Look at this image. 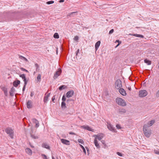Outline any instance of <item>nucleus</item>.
<instances>
[{
  "instance_id": "obj_5",
  "label": "nucleus",
  "mask_w": 159,
  "mask_h": 159,
  "mask_svg": "<svg viewBox=\"0 0 159 159\" xmlns=\"http://www.w3.org/2000/svg\"><path fill=\"white\" fill-rule=\"evenodd\" d=\"M139 97H145L148 94L147 91L145 90H141L139 91Z\"/></svg>"
},
{
  "instance_id": "obj_8",
  "label": "nucleus",
  "mask_w": 159,
  "mask_h": 159,
  "mask_svg": "<svg viewBox=\"0 0 159 159\" xmlns=\"http://www.w3.org/2000/svg\"><path fill=\"white\" fill-rule=\"evenodd\" d=\"M74 93V91L73 90H71L68 91L66 93V97L67 98H69L72 96Z\"/></svg>"
},
{
  "instance_id": "obj_11",
  "label": "nucleus",
  "mask_w": 159,
  "mask_h": 159,
  "mask_svg": "<svg viewBox=\"0 0 159 159\" xmlns=\"http://www.w3.org/2000/svg\"><path fill=\"white\" fill-rule=\"evenodd\" d=\"M32 102L31 100H29L27 102V108L30 109L32 107Z\"/></svg>"
},
{
  "instance_id": "obj_56",
  "label": "nucleus",
  "mask_w": 159,
  "mask_h": 159,
  "mask_svg": "<svg viewBox=\"0 0 159 159\" xmlns=\"http://www.w3.org/2000/svg\"><path fill=\"white\" fill-rule=\"evenodd\" d=\"M85 148L87 150V152H89V149L87 147H85Z\"/></svg>"
},
{
  "instance_id": "obj_42",
  "label": "nucleus",
  "mask_w": 159,
  "mask_h": 159,
  "mask_svg": "<svg viewBox=\"0 0 159 159\" xmlns=\"http://www.w3.org/2000/svg\"><path fill=\"white\" fill-rule=\"evenodd\" d=\"M42 156L43 159H48L47 158V156L44 154H42Z\"/></svg>"
},
{
  "instance_id": "obj_33",
  "label": "nucleus",
  "mask_w": 159,
  "mask_h": 159,
  "mask_svg": "<svg viewBox=\"0 0 159 159\" xmlns=\"http://www.w3.org/2000/svg\"><path fill=\"white\" fill-rule=\"evenodd\" d=\"M53 37L55 39H58L59 37V34L57 33H56L54 34Z\"/></svg>"
},
{
  "instance_id": "obj_1",
  "label": "nucleus",
  "mask_w": 159,
  "mask_h": 159,
  "mask_svg": "<svg viewBox=\"0 0 159 159\" xmlns=\"http://www.w3.org/2000/svg\"><path fill=\"white\" fill-rule=\"evenodd\" d=\"M149 127V126L145 124L143 125V128L144 134L147 138H149L151 134V130L148 129Z\"/></svg>"
},
{
  "instance_id": "obj_4",
  "label": "nucleus",
  "mask_w": 159,
  "mask_h": 159,
  "mask_svg": "<svg viewBox=\"0 0 159 159\" xmlns=\"http://www.w3.org/2000/svg\"><path fill=\"white\" fill-rule=\"evenodd\" d=\"M122 87L121 81L120 79L117 80L115 82V87L119 89Z\"/></svg>"
},
{
  "instance_id": "obj_3",
  "label": "nucleus",
  "mask_w": 159,
  "mask_h": 159,
  "mask_svg": "<svg viewBox=\"0 0 159 159\" xmlns=\"http://www.w3.org/2000/svg\"><path fill=\"white\" fill-rule=\"evenodd\" d=\"M116 102L119 105L124 107L126 106V103L123 99L117 98L116 99Z\"/></svg>"
},
{
  "instance_id": "obj_15",
  "label": "nucleus",
  "mask_w": 159,
  "mask_h": 159,
  "mask_svg": "<svg viewBox=\"0 0 159 159\" xmlns=\"http://www.w3.org/2000/svg\"><path fill=\"white\" fill-rule=\"evenodd\" d=\"M20 81L18 80H17L14 81L13 82V85L15 87H17L18 85L20 84Z\"/></svg>"
},
{
  "instance_id": "obj_30",
  "label": "nucleus",
  "mask_w": 159,
  "mask_h": 159,
  "mask_svg": "<svg viewBox=\"0 0 159 159\" xmlns=\"http://www.w3.org/2000/svg\"><path fill=\"white\" fill-rule=\"evenodd\" d=\"M67 88V87L65 85H62L60 86L59 88V89L61 90L63 89H65Z\"/></svg>"
},
{
  "instance_id": "obj_40",
  "label": "nucleus",
  "mask_w": 159,
  "mask_h": 159,
  "mask_svg": "<svg viewBox=\"0 0 159 159\" xmlns=\"http://www.w3.org/2000/svg\"><path fill=\"white\" fill-rule=\"evenodd\" d=\"M20 77H21L23 79L25 78V75L24 74L20 75Z\"/></svg>"
},
{
  "instance_id": "obj_37",
  "label": "nucleus",
  "mask_w": 159,
  "mask_h": 159,
  "mask_svg": "<svg viewBox=\"0 0 159 159\" xmlns=\"http://www.w3.org/2000/svg\"><path fill=\"white\" fill-rule=\"evenodd\" d=\"M23 80L24 81V84L26 85L27 84L28 80H26V77Z\"/></svg>"
},
{
  "instance_id": "obj_59",
  "label": "nucleus",
  "mask_w": 159,
  "mask_h": 159,
  "mask_svg": "<svg viewBox=\"0 0 159 159\" xmlns=\"http://www.w3.org/2000/svg\"><path fill=\"white\" fill-rule=\"evenodd\" d=\"M52 159H55L54 157L53 156H52Z\"/></svg>"
},
{
  "instance_id": "obj_35",
  "label": "nucleus",
  "mask_w": 159,
  "mask_h": 159,
  "mask_svg": "<svg viewBox=\"0 0 159 159\" xmlns=\"http://www.w3.org/2000/svg\"><path fill=\"white\" fill-rule=\"evenodd\" d=\"M80 146L83 149V150L84 153L86 154V150H85V148H84V146L81 144H80Z\"/></svg>"
},
{
  "instance_id": "obj_23",
  "label": "nucleus",
  "mask_w": 159,
  "mask_h": 159,
  "mask_svg": "<svg viewBox=\"0 0 159 159\" xmlns=\"http://www.w3.org/2000/svg\"><path fill=\"white\" fill-rule=\"evenodd\" d=\"M129 35L135 36L138 37H140L142 38H143L144 37V36L142 35L138 34H129Z\"/></svg>"
},
{
  "instance_id": "obj_57",
  "label": "nucleus",
  "mask_w": 159,
  "mask_h": 159,
  "mask_svg": "<svg viewBox=\"0 0 159 159\" xmlns=\"http://www.w3.org/2000/svg\"><path fill=\"white\" fill-rule=\"evenodd\" d=\"M71 101V99H68L67 100V102H68L69 101Z\"/></svg>"
},
{
  "instance_id": "obj_39",
  "label": "nucleus",
  "mask_w": 159,
  "mask_h": 159,
  "mask_svg": "<svg viewBox=\"0 0 159 159\" xmlns=\"http://www.w3.org/2000/svg\"><path fill=\"white\" fill-rule=\"evenodd\" d=\"M78 141L79 143H80L81 144H84L83 140L81 139H78Z\"/></svg>"
},
{
  "instance_id": "obj_60",
  "label": "nucleus",
  "mask_w": 159,
  "mask_h": 159,
  "mask_svg": "<svg viewBox=\"0 0 159 159\" xmlns=\"http://www.w3.org/2000/svg\"><path fill=\"white\" fill-rule=\"evenodd\" d=\"M36 73L34 71V74Z\"/></svg>"
},
{
  "instance_id": "obj_14",
  "label": "nucleus",
  "mask_w": 159,
  "mask_h": 159,
  "mask_svg": "<svg viewBox=\"0 0 159 159\" xmlns=\"http://www.w3.org/2000/svg\"><path fill=\"white\" fill-rule=\"evenodd\" d=\"M82 128H84V129H85L89 131H93V129H91L90 127L88 125L85 126V125H83L81 126Z\"/></svg>"
},
{
  "instance_id": "obj_7",
  "label": "nucleus",
  "mask_w": 159,
  "mask_h": 159,
  "mask_svg": "<svg viewBox=\"0 0 159 159\" xmlns=\"http://www.w3.org/2000/svg\"><path fill=\"white\" fill-rule=\"evenodd\" d=\"M94 136L95 137V139H98L99 140H100L103 137V134L102 133H99L97 135H94Z\"/></svg>"
},
{
  "instance_id": "obj_32",
  "label": "nucleus",
  "mask_w": 159,
  "mask_h": 159,
  "mask_svg": "<svg viewBox=\"0 0 159 159\" xmlns=\"http://www.w3.org/2000/svg\"><path fill=\"white\" fill-rule=\"evenodd\" d=\"M101 142L102 144L104 145V148H107V146L106 144L105 143V141L104 140H102L101 141Z\"/></svg>"
},
{
  "instance_id": "obj_21",
  "label": "nucleus",
  "mask_w": 159,
  "mask_h": 159,
  "mask_svg": "<svg viewBox=\"0 0 159 159\" xmlns=\"http://www.w3.org/2000/svg\"><path fill=\"white\" fill-rule=\"evenodd\" d=\"M42 147L47 149H49L50 148L48 145L46 143H43L42 145Z\"/></svg>"
},
{
  "instance_id": "obj_45",
  "label": "nucleus",
  "mask_w": 159,
  "mask_h": 159,
  "mask_svg": "<svg viewBox=\"0 0 159 159\" xmlns=\"http://www.w3.org/2000/svg\"><path fill=\"white\" fill-rule=\"evenodd\" d=\"M114 31V30L113 29H112L109 32V34H112L113 33Z\"/></svg>"
},
{
  "instance_id": "obj_25",
  "label": "nucleus",
  "mask_w": 159,
  "mask_h": 159,
  "mask_svg": "<svg viewBox=\"0 0 159 159\" xmlns=\"http://www.w3.org/2000/svg\"><path fill=\"white\" fill-rule=\"evenodd\" d=\"M2 90L4 92L5 95L7 96V88L5 87H3L2 89Z\"/></svg>"
},
{
  "instance_id": "obj_55",
  "label": "nucleus",
  "mask_w": 159,
  "mask_h": 159,
  "mask_svg": "<svg viewBox=\"0 0 159 159\" xmlns=\"http://www.w3.org/2000/svg\"><path fill=\"white\" fill-rule=\"evenodd\" d=\"M64 1V0H60L59 2L60 3L63 2Z\"/></svg>"
},
{
  "instance_id": "obj_22",
  "label": "nucleus",
  "mask_w": 159,
  "mask_h": 159,
  "mask_svg": "<svg viewBox=\"0 0 159 159\" xmlns=\"http://www.w3.org/2000/svg\"><path fill=\"white\" fill-rule=\"evenodd\" d=\"M94 143L95 146L97 148H100V146L99 145V144L98 143L97 139H94Z\"/></svg>"
},
{
  "instance_id": "obj_19",
  "label": "nucleus",
  "mask_w": 159,
  "mask_h": 159,
  "mask_svg": "<svg viewBox=\"0 0 159 159\" xmlns=\"http://www.w3.org/2000/svg\"><path fill=\"white\" fill-rule=\"evenodd\" d=\"M25 151L26 152L30 155H31L32 154V150L29 148H27L25 149Z\"/></svg>"
},
{
  "instance_id": "obj_52",
  "label": "nucleus",
  "mask_w": 159,
  "mask_h": 159,
  "mask_svg": "<svg viewBox=\"0 0 159 159\" xmlns=\"http://www.w3.org/2000/svg\"><path fill=\"white\" fill-rule=\"evenodd\" d=\"M116 127H117V128H118V129H120V125H116Z\"/></svg>"
},
{
  "instance_id": "obj_48",
  "label": "nucleus",
  "mask_w": 159,
  "mask_h": 159,
  "mask_svg": "<svg viewBox=\"0 0 159 159\" xmlns=\"http://www.w3.org/2000/svg\"><path fill=\"white\" fill-rule=\"evenodd\" d=\"M26 85L24 84V86H23V88L22 91L23 92H24V91H25V87Z\"/></svg>"
},
{
  "instance_id": "obj_46",
  "label": "nucleus",
  "mask_w": 159,
  "mask_h": 159,
  "mask_svg": "<svg viewBox=\"0 0 159 159\" xmlns=\"http://www.w3.org/2000/svg\"><path fill=\"white\" fill-rule=\"evenodd\" d=\"M117 154L120 156L122 157V154L119 152H117Z\"/></svg>"
},
{
  "instance_id": "obj_29",
  "label": "nucleus",
  "mask_w": 159,
  "mask_h": 159,
  "mask_svg": "<svg viewBox=\"0 0 159 159\" xmlns=\"http://www.w3.org/2000/svg\"><path fill=\"white\" fill-rule=\"evenodd\" d=\"M19 58L23 60H24L26 61H28V60L25 57L22 56H19Z\"/></svg>"
},
{
  "instance_id": "obj_53",
  "label": "nucleus",
  "mask_w": 159,
  "mask_h": 159,
  "mask_svg": "<svg viewBox=\"0 0 159 159\" xmlns=\"http://www.w3.org/2000/svg\"><path fill=\"white\" fill-rule=\"evenodd\" d=\"M128 89H129V90L131 91V88L130 87V86H129L128 87H127Z\"/></svg>"
},
{
  "instance_id": "obj_17",
  "label": "nucleus",
  "mask_w": 159,
  "mask_h": 159,
  "mask_svg": "<svg viewBox=\"0 0 159 159\" xmlns=\"http://www.w3.org/2000/svg\"><path fill=\"white\" fill-rule=\"evenodd\" d=\"M107 127L108 129L111 131H113L114 130V128L113 127V126L110 123H107Z\"/></svg>"
},
{
  "instance_id": "obj_9",
  "label": "nucleus",
  "mask_w": 159,
  "mask_h": 159,
  "mask_svg": "<svg viewBox=\"0 0 159 159\" xmlns=\"http://www.w3.org/2000/svg\"><path fill=\"white\" fill-rule=\"evenodd\" d=\"M61 142L64 144L67 145H70V142L69 140L64 139H61Z\"/></svg>"
},
{
  "instance_id": "obj_49",
  "label": "nucleus",
  "mask_w": 159,
  "mask_h": 159,
  "mask_svg": "<svg viewBox=\"0 0 159 159\" xmlns=\"http://www.w3.org/2000/svg\"><path fill=\"white\" fill-rule=\"evenodd\" d=\"M69 134H72V135H76L75 133H74L73 132H69Z\"/></svg>"
},
{
  "instance_id": "obj_61",
  "label": "nucleus",
  "mask_w": 159,
  "mask_h": 159,
  "mask_svg": "<svg viewBox=\"0 0 159 159\" xmlns=\"http://www.w3.org/2000/svg\"><path fill=\"white\" fill-rule=\"evenodd\" d=\"M56 159H58V157H57L56 158Z\"/></svg>"
},
{
  "instance_id": "obj_27",
  "label": "nucleus",
  "mask_w": 159,
  "mask_h": 159,
  "mask_svg": "<svg viewBox=\"0 0 159 159\" xmlns=\"http://www.w3.org/2000/svg\"><path fill=\"white\" fill-rule=\"evenodd\" d=\"M66 103L64 102H62L61 103V107L62 109H65L66 108Z\"/></svg>"
},
{
  "instance_id": "obj_38",
  "label": "nucleus",
  "mask_w": 159,
  "mask_h": 159,
  "mask_svg": "<svg viewBox=\"0 0 159 159\" xmlns=\"http://www.w3.org/2000/svg\"><path fill=\"white\" fill-rule=\"evenodd\" d=\"M54 2V1H51L47 2L46 3L47 4L49 5L51 4H52Z\"/></svg>"
},
{
  "instance_id": "obj_44",
  "label": "nucleus",
  "mask_w": 159,
  "mask_h": 159,
  "mask_svg": "<svg viewBox=\"0 0 159 159\" xmlns=\"http://www.w3.org/2000/svg\"><path fill=\"white\" fill-rule=\"evenodd\" d=\"M35 66L36 67V70H37L38 69V68H39V65H38V64H37V63H35Z\"/></svg>"
},
{
  "instance_id": "obj_54",
  "label": "nucleus",
  "mask_w": 159,
  "mask_h": 159,
  "mask_svg": "<svg viewBox=\"0 0 159 159\" xmlns=\"http://www.w3.org/2000/svg\"><path fill=\"white\" fill-rule=\"evenodd\" d=\"M55 99V96H54L52 98V101L53 102V101Z\"/></svg>"
},
{
  "instance_id": "obj_16",
  "label": "nucleus",
  "mask_w": 159,
  "mask_h": 159,
  "mask_svg": "<svg viewBox=\"0 0 159 159\" xmlns=\"http://www.w3.org/2000/svg\"><path fill=\"white\" fill-rule=\"evenodd\" d=\"M15 91V89L13 87H12L10 91V95L11 96H13L14 95V93Z\"/></svg>"
},
{
  "instance_id": "obj_26",
  "label": "nucleus",
  "mask_w": 159,
  "mask_h": 159,
  "mask_svg": "<svg viewBox=\"0 0 159 159\" xmlns=\"http://www.w3.org/2000/svg\"><path fill=\"white\" fill-rule=\"evenodd\" d=\"M155 122V121L154 120H152L149 122H148V123L147 124L149 126V127L151 126H152L153 124H154Z\"/></svg>"
},
{
  "instance_id": "obj_31",
  "label": "nucleus",
  "mask_w": 159,
  "mask_h": 159,
  "mask_svg": "<svg viewBox=\"0 0 159 159\" xmlns=\"http://www.w3.org/2000/svg\"><path fill=\"white\" fill-rule=\"evenodd\" d=\"M30 136L31 138L34 139H38L39 138L38 136H35L34 134H31Z\"/></svg>"
},
{
  "instance_id": "obj_12",
  "label": "nucleus",
  "mask_w": 159,
  "mask_h": 159,
  "mask_svg": "<svg viewBox=\"0 0 159 159\" xmlns=\"http://www.w3.org/2000/svg\"><path fill=\"white\" fill-rule=\"evenodd\" d=\"M33 122L35 124V127L36 128H38L39 126V123L38 121L35 118H33L32 119Z\"/></svg>"
},
{
  "instance_id": "obj_36",
  "label": "nucleus",
  "mask_w": 159,
  "mask_h": 159,
  "mask_svg": "<svg viewBox=\"0 0 159 159\" xmlns=\"http://www.w3.org/2000/svg\"><path fill=\"white\" fill-rule=\"evenodd\" d=\"M66 99V98L65 94L63 95L62 98V102H65Z\"/></svg>"
},
{
  "instance_id": "obj_10",
  "label": "nucleus",
  "mask_w": 159,
  "mask_h": 159,
  "mask_svg": "<svg viewBox=\"0 0 159 159\" xmlns=\"http://www.w3.org/2000/svg\"><path fill=\"white\" fill-rule=\"evenodd\" d=\"M119 91L120 93L122 95L125 96L126 95L125 91L123 88H120L119 89Z\"/></svg>"
},
{
  "instance_id": "obj_20",
  "label": "nucleus",
  "mask_w": 159,
  "mask_h": 159,
  "mask_svg": "<svg viewBox=\"0 0 159 159\" xmlns=\"http://www.w3.org/2000/svg\"><path fill=\"white\" fill-rule=\"evenodd\" d=\"M101 43V42L100 41H98V42H97L95 44V48L96 50H97L98 49L100 44Z\"/></svg>"
},
{
  "instance_id": "obj_58",
  "label": "nucleus",
  "mask_w": 159,
  "mask_h": 159,
  "mask_svg": "<svg viewBox=\"0 0 159 159\" xmlns=\"http://www.w3.org/2000/svg\"><path fill=\"white\" fill-rule=\"evenodd\" d=\"M156 153L159 155V152H156Z\"/></svg>"
},
{
  "instance_id": "obj_28",
  "label": "nucleus",
  "mask_w": 159,
  "mask_h": 159,
  "mask_svg": "<svg viewBox=\"0 0 159 159\" xmlns=\"http://www.w3.org/2000/svg\"><path fill=\"white\" fill-rule=\"evenodd\" d=\"M144 62L145 63H147L148 65H150L151 64V61L147 59L144 60Z\"/></svg>"
},
{
  "instance_id": "obj_41",
  "label": "nucleus",
  "mask_w": 159,
  "mask_h": 159,
  "mask_svg": "<svg viewBox=\"0 0 159 159\" xmlns=\"http://www.w3.org/2000/svg\"><path fill=\"white\" fill-rule=\"evenodd\" d=\"M20 69L22 71H25L27 73H29V71L27 70H26L25 69V68H23L21 67L20 68Z\"/></svg>"
},
{
  "instance_id": "obj_6",
  "label": "nucleus",
  "mask_w": 159,
  "mask_h": 159,
  "mask_svg": "<svg viewBox=\"0 0 159 159\" xmlns=\"http://www.w3.org/2000/svg\"><path fill=\"white\" fill-rule=\"evenodd\" d=\"M61 73V70L60 69H58L54 74L53 78L54 79H56L59 76Z\"/></svg>"
},
{
  "instance_id": "obj_47",
  "label": "nucleus",
  "mask_w": 159,
  "mask_h": 159,
  "mask_svg": "<svg viewBox=\"0 0 159 159\" xmlns=\"http://www.w3.org/2000/svg\"><path fill=\"white\" fill-rule=\"evenodd\" d=\"M74 40L75 41L79 39L78 37L77 36H75L74 38Z\"/></svg>"
},
{
  "instance_id": "obj_34",
  "label": "nucleus",
  "mask_w": 159,
  "mask_h": 159,
  "mask_svg": "<svg viewBox=\"0 0 159 159\" xmlns=\"http://www.w3.org/2000/svg\"><path fill=\"white\" fill-rule=\"evenodd\" d=\"M41 75L40 74H39L37 77V80L38 81L40 82L41 81Z\"/></svg>"
},
{
  "instance_id": "obj_2",
  "label": "nucleus",
  "mask_w": 159,
  "mask_h": 159,
  "mask_svg": "<svg viewBox=\"0 0 159 159\" xmlns=\"http://www.w3.org/2000/svg\"><path fill=\"white\" fill-rule=\"evenodd\" d=\"M5 131L7 134H8L9 136L11 139H12L13 138L14 132L11 128L9 127H7L5 129Z\"/></svg>"
},
{
  "instance_id": "obj_18",
  "label": "nucleus",
  "mask_w": 159,
  "mask_h": 159,
  "mask_svg": "<svg viewBox=\"0 0 159 159\" xmlns=\"http://www.w3.org/2000/svg\"><path fill=\"white\" fill-rule=\"evenodd\" d=\"M50 93H48L46 96L44 97L43 101L45 103H46L48 101V98L50 96Z\"/></svg>"
},
{
  "instance_id": "obj_13",
  "label": "nucleus",
  "mask_w": 159,
  "mask_h": 159,
  "mask_svg": "<svg viewBox=\"0 0 159 159\" xmlns=\"http://www.w3.org/2000/svg\"><path fill=\"white\" fill-rule=\"evenodd\" d=\"M118 112L119 113L122 114L125 113L126 112V110L124 108H120L118 109Z\"/></svg>"
},
{
  "instance_id": "obj_51",
  "label": "nucleus",
  "mask_w": 159,
  "mask_h": 159,
  "mask_svg": "<svg viewBox=\"0 0 159 159\" xmlns=\"http://www.w3.org/2000/svg\"><path fill=\"white\" fill-rule=\"evenodd\" d=\"M34 92H31L30 93V96L31 97H33L34 95Z\"/></svg>"
},
{
  "instance_id": "obj_43",
  "label": "nucleus",
  "mask_w": 159,
  "mask_h": 159,
  "mask_svg": "<svg viewBox=\"0 0 159 159\" xmlns=\"http://www.w3.org/2000/svg\"><path fill=\"white\" fill-rule=\"evenodd\" d=\"M78 54H80V50L79 49H78L76 51V56H77Z\"/></svg>"
},
{
  "instance_id": "obj_50",
  "label": "nucleus",
  "mask_w": 159,
  "mask_h": 159,
  "mask_svg": "<svg viewBox=\"0 0 159 159\" xmlns=\"http://www.w3.org/2000/svg\"><path fill=\"white\" fill-rule=\"evenodd\" d=\"M118 43L117 45V46H116V47H117L121 43V41H120L119 40H118Z\"/></svg>"
},
{
  "instance_id": "obj_24",
  "label": "nucleus",
  "mask_w": 159,
  "mask_h": 159,
  "mask_svg": "<svg viewBox=\"0 0 159 159\" xmlns=\"http://www.w3.org/2000/svg\"><path fill=\"white\" fill-rule=\"evenodd\" d=\"M77 11H75V12H73L69 13L67 15V16H69L70 17L71 16H74L75 14V13H77Z\"/></svg>"
},
{
  "instance_id": "obj_62",
  "label": "nucleus",
  "mask_w": 159,
  "mask_h": 159,
  "mask_svg": "<svg viewBox=\"0 0 159 159\" xmlns=\"http://www.w3.org/2000/svg\"><path fill=\"white\" fill-rule=\"evenodd\" d=\"M116 42H118V40H116Z\"/></svg>"
}]
</instances>
